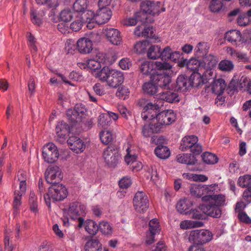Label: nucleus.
Segmentation results:
<instances>
[{"instance_id":"nucleus-1","label":"nucleus","mask_w":251,"mask_h":251,"mask_svg":"<svg viewBox=\"0 0 251 251\" xmlns=\"http://www.w3.org/2000/svg\"><path fill=\"white\" fill-rule=\"evenodd\" d=\"M159 108V104L149 102L144 107L141 114L144 120H152L155 124V131H161L165 126L172 124L176 120L173 110L170 109L158 113Z\"/></svg>"},{"instance_id":"nucleus-2","label":"nucleus","mask_w":251,"mask_h":251,"mask_svg":"<svg viewBox=\"0 0 251 251\" xmlns=\"http://www.w3.org/2000/svg\"><path fill=\"white\" fill-rule=\"evenodd\" d=\"M96 76L101 81L106 82L110 87L113 88L121 85L124 81L123 72L115 69L110 70L105 67L97 73Z\"/></svg>"},{"instance_id":"nucleus-3","label":"nucleus","mask_w":251,"mask_h":251,"mask_svg":"<svg viewBox=\"0 0 251 251\" xmlns=\"http://www.w3.org/2000/svg\"><path fill=\"white\" fill-rule=\"evenodd\" d=\"M67 194V189L62 184L52 185L49 188L48 193L44 194V199L46 204L50 207L51 200L53 201H62L66 198Z\"/></svg>"},{"instance_id":"nucleus-4","label":"nucleus","mask_w":251,"mask_h":251,"mask_svg":"<svg viewBox=\"0 0 251 251\" xmlns=\"http://www.w3.org/2000/svg\"><path fill=\"white\" fill-rule=\"evenodd\" d=\"M215 189V186L213 185L193 183L190 187L191 194L196 197H202V201H208L211 198L210 195L214 193Z\"/></svg>"},{"instance_id":"nucleus-5","label":"nucleus","mask_w":251,"mask_h":251,"mask_svg":"<svg viewBox=\"0 0 251 251\" xmlns=\"http://www.w3.org/2000/svg\"><path fill=\"white\" fill-rule=\"evenodd\" d=\"M198 142V138L195 135L185 136L181 141L179 149L182 151L189 150L194 154L199 155L202 151V147Z\"/></svg>"},{"instance_id":"nucleus-6","label":"nucleus","mask_w":251,"mask_h":251,"mask_svg":"<svg viewBox=\"0 0 251 251\" xmlns=\"http://www.w3.org/2000/svg\"><path fill=\"white\" fill-rule=\"evenodd\" d=\"M91 40L83 37L79 39L77 42V48L81 53L86 54L90 53L93 50L92 42H99L100 36L99 33L93 32L91 34Z\"/></svg>"},{"instance_id":"nucleus-7","label":"nucleus","mask_w":251,"mask_h":251,"mask_svg":"<svg viewBox=\"0 0 251 251\" xmlns=\"http://www.w3.org/2000/svg\"><path fill=\"white\" fill-rule=\"evenodd\" d=\"M85 206L78 202H74L70 205L68 215L74 220L77 219L78 227L81 228L84 223V219L82 216L85 214Z\"/></svg>"},{"instance_id":"nucleus-8","label":"nucleus","mask_w":251,"mask_h":251,"mask_svg":"<svg viewBox=\"0 0 251 251\" xmlns=\"http://www.w3.org/2000/svg\"><path fill=\"white\" fill-rule=\"evenodd\" d=\"M213 238V234L208 230H194L191 231L189 240L197 244H203L209 242Z\"/></svg>"},{"instance_id":"nucleus-9","label":"nucleus","mask_w":251,"mask_h":251,"mask_svg":"<svg viewBox=\"0 0 251 251\" xmlns=\"http://www.w3.org/2000/svg\"><path fill=\"white\" fill-rule=\"evenodd\" d=\"M47 182L52 185L58 184L63 178L61 169L56 165L49 166L45 174Z\"/></svg>"},{"instance_id":"nucleus-10","label":"nucleus","mask_w":251,"mask_h":251,"mask_svg":"<svg viewBox=\"0 0 251 251\" xmlns=\"http://www.w3.org/2000/svg\"><path fill=\"white\" fill-rule=\"evenodd\" d=\"M42 156L45 162L48 163L55 162L59 157L56 146L53 143L46 144L42 149Z\"/></svg>"},{"instance_id":"nucleus-11","label":"nucleus","mask_w":251,"mask_h":251,"mask_svg":"<svg viewBox=\"0 0 251 251\" xmlns=\"http://www.w3.org/2000/svg\"><path fill=\"white\" fill-rule=\"evenodd\" d=\"M133 206L139 213H144L148 209L149 201L146 194L142 191L137 192L133 199Z\"/></svg>"},{"instance_id":"nucleus-12","label":"nucleus","mask_w":251,"mask_h":251,"mask_svg":"<svg viewBox=\"0 0 251 251\" xmlns=\"http://www.w3.org/2000/svg\"><path fill=\"white\" fill-rule=\"evenodd\" d=\"M103 157L105 162L110 167H115L120 158L117 149L113 146H108L104 151Z\"/></svg>"},{"instance_id":"nucleus-13","label":"nucleus","mask_w":251,"mask_h":251,"mask_svg":"<svg viewBox=\"0 0 251 251\" xmlns=\"http://www.w3.org/2000/svg\"><path fill=\"white\" fill-rule=\"evenodd\" d=\"M87 112L85 106L81 103L75 104L74 109L67 111V116L73 123L81 122Z\"/></svg>"},{"instance_id":"nucleus-14","label":"nucleus","mask_w":251,"mask_h":251,"mask_svg":"<svg viewBox=\"0 0 251 251\" xmlns=\"http://www.w3.org/2000/svg\"><path fill=\"white\" fill-rule=\"evenodd\" d=\"M238 183L243 188H247L243 194V198L248 203L251 201V176L246 175L240 176L238 178Z\"/></svg>"},{"instance_id":"nucleus-15","label":"nucleus","mask_w":251,"mask_h":251,"mask_svg":"<svg viewBox=\"0 0 251 251\" xmlns=\"http://www.w3.org/2000/svg\"><path fill=\"white\" fill-rule=\"evenodd\" d=\"M151 80L155 84L157 88L160 87L163 90L169 88V85L171 81L170 76L165 74L156 73L151 76Z\"/></svg>"},{"instance_id":"nucleus-16","label":"nucleus","mask_w":251,"mask_h":251,"mask_svg":"<svg viewBox=\"0 0 251 251\" xmlns=\"http://www.w3.org/2000/svg\"><path fill=\"white\" fill-rule=\"evenodd\" d=\"M207 203L201 204L200 208L202 212L209 216L218 218L221 216V210L218 206L215 205L211 201H206Z\"/></svg>"},{"instance_id":"nucleus-17","label":"nucleus","mask_w":251,"mask_h":251,"mask_svg":"<svg viewBox=\"0 0 251 251\" xmlns=\"http://www.w3.org/2000/svg\"><path fill=\"white\" fill-rule=\"evenodd\" d=\"M157 98L169 103H175L179 101L178 94L173 90H168V88L159 93L157 95Z\"/></svg>"},{"instance_id":"nucleus-18","label":"nucleus","mask_w":251,"mask_h":251,"mask_svg":"<svg viewBox=\"0 0 251 251\" xmlns=\"http://www.w3.org/2000/svg\"><path fill=\"white\" fill-rule=\"evenodd\" d=\"M70 132V126L64 121L59 122L55 127L56 139L60 142H64L67 134Z\"/></svg>"},{"instance_id":"nucleus-19","label":"nucleus","mask_w":251,"mask_h":251,"mask_svg":"<svg viewBox=\"0 0 251 251\" xmlns=\"http://www.w3.org/2000/svg\"><path fill=\"white\" fill-rule=\"evenodd\" d=\"M112 14L109 8H99L95 15V23L98 25L104 24L110 19Z\"/></svg>"},{"instance_id":"nucleus-20","label":"nucleus","mask_w":251,"mask_h":251,"mask_svg":"<svg viewBox=\"0 0 251 251\" xmlns=\"http://www.w3.org/2000/svg\"><path fill=\"white\" fill-rule=\"evenodd\" d=\"M67 143L70 149L76 153L82 152L85 149L84 143L76 136L70 137L67 140Z\"/></svg>"},{"instance_id":"nucleus-21","label":"nucleus","mask_w":251,"mask_h":251,"mask_svg":"<svg viewBox=\"0 0 251 251\" xmlns=\"http://www.w3.org/2000/svg\"><path fill=\"white\" fill-rule=\"evenodd\" d=\"M105 34L107 39L112 44L117 46L122 43L121 33L118 29L113 28H106Z\"/></svg>"},{"instance_id":"nucleus-22","label":"nucleus","mask_w":251,"mask_h":251,"mask_svg":"<svg viewBox=\"0 0 251 251\" xmlns=\"http://www.w3.org/2000/svg\"><path fill=\"white\" fill-rule=\"evenodd\" d=\"M216 57L211 54L207 55L203 58V61L202 63L204 64L203 65L202 69L204 70V73L208 74L210 75H212L213 72L211 71L212 69L215 67L217 63Z\"/></svg>"},{"instance_id":"nucleus-23","label":"nucleus","mask_w":251,"mask_h":251,"mask_svg":"<svg viewBox=\"0 0 251 251\" xmlns=\"http://www.w3.org/2000/svg\"><path fill=\"white\" fill-rule=\"evenodd\" d=\"M141 23V25H138L135 28L134 30L135 35L147 38H153L154 34L152 27L144 26L143 25L144 23Z\"/></svg>"},{"instance_id":"nucleus-24","label":"nucleus","mask_w":251,"mask_h":251,"mask_svg":"<svg viewBox=\"0 0 251 251\" xmlns=\"http://www.w3.org/2000/svg\"><path fill=\"white\" fill-rule=\"evenodd\" d=\"M191 87L189 77L183 75H179L176 80V89L177 91L185 92Z\"/></svg>"},{"instance_id":"nucleus-25","label":"nucleus","mask_w":251,"mask_h":251,"mask_svg":"<svg viewBox=\"0 0 251 251\" xmlns=\"http://www.w3.org/2000/svg\"><path fill=\"white\" fill-rule=\"evenodd\" d=\"M225 38L234 45H237L242 39L240 32L237 30H232L227 32L226 33Z\"/></svg>"},{"instance_id":"nucleus-26","label":"nucleus","mask_w":251,"mask_h":251,"mask_svg":"<svg viewBox=\"0 0 251 251\" xmlns=\"http://www.w3.org/2000/svg\"><path fill=\"white\" fill-rule=\"evenodd\" d=\"M226 84L224 79L219 78L214 80L212 85V92L220 97L224 92Z\"/></svg>"},{"instance_id":"nucleus-27","label":"nucleus","mask_w":251,"mask_h":251,"mask_svg":"<svg viewBox=\"0 0 251 251\" xmlns=\"http://www.w3.org/2000/svg\"><path fill=\"white\" fill-rule=\"evenodd\" d=\"M189 83H191V87H197L202 84H204L205 82L203 76L201 73L193 72L189 77Z\"/></svg>"},{"instance_id":"nucleus-28","label":"nucleus","mask_w":251,"mask_h":251,"mask_svg":"<svg viewBox=\"0 0 251 251\" xmlns=\"http://www.w3.org/2000/svg\"><path fill=\"white\" fill-rule=\"evenodd\" d=\"M191 153H183L178 154L176 156L177 161L179 163L186 164L188 165H194L197 160L194 155Z\"/></svg>"},{"instance_id":"nucleus-29","label":"nucleus","mask_w":251,"mask_h":251,"mask_svg":"<svg viewBox=\"0 0 251 251\" xmlns=\"http://www.w3.org/2000/svg\"><path fill=\"white\" fill-rule=\"evenodd\" d=\"M192 203L190 200L187 199L180 200L176 204L177 211L184 214H187L189 212V209L191 207Z\"/></svg>"},{"instance_id":"nucleus-30","label":"nucleus","mask_w":251,"mask_h":251,"mask_svg":"<svg viewBox=\"0 0 251 251\" xmlns=\"http://www.w3.org/2000/svg\"><path fill=\"white\" fill-rule=\"evenodd\" d=\"M102 54L99 53L96 56L97 60L95 59H90L87 61V66L88 68L92 70H96L100 69L103 64V58L100 59Z\"/></svg>"},{"instance_id":"nucleus-31","label":"nucleus","mask_w":251,"mask_h":251,"mask_svg":"<svg viewBox=\"0 0 251 251\" xmlns=\"http://www.w3.org/2000/svg\"><path fill=\"white\" fill-rule=\"evenodd\" d=\"M203 65L202 61L199 60L196 58H192L188 60L187 64V68L193 72H198L199 71H201Z\"/></svg>"},{"instance_id":"nucleus-32","label":"nucleus","mask_w":251,"mask_h":251,"mask_svg":"<svg viewBox=\"0 0 251 251\" xmlns=\"http://www.w3.org/2000/svg\"><path fill=\"white\" fill-rule=\"evenodd\" d=\"M78 14L69 9H65L62 10L60 13V19L65 22L70 21L75 17H78Z\"/></svg>"},{"instance_id":"nucleus-33","label":"nucleus","mask_w":251,"mask_h":251,"mask_svg":"<svg viewBox=\"0 0 251 251\" xmlns=\"http://www.w3.org/2000/svg\"><path fill=\"white\" fill-rule=\"evenodd\" d=\"M101 244L95 239L87 241L85 245V251H101Z\"/></svg>"},{"instance_id":"nucleus-34","label":"nucleus","mask_w":251,"mask_h":251,"mask_svg":"<svg viewBox=\"0 0 251 251\" xmlns=\"http://www.w3.org/2000/svg\"><path fill=\"white\" fill-rule=\"evenodd\" d=\"M156 155L160 159H166L171 154L169 148L165 146L158 145L154 150Z\"/></svg>"},{"instance_id":"nucleus-35","label":"nucleus","mask_w":251,"mask_h":251,"mask_svg":"<svg viewBox=\"0 0 251 251\" xmlns=\"http://www.w3.org/2000/svg\"><path fill=\"white\" fill-rule=\"evenodd\" d=\"M151 5V0H145L142 2L140 8L141 10L139 12L142 13V23H146L147 19V14H150V9Z\"/></svg>"},{"instance_id":"nucleus-36","label":"nucleus","mask_w":251,"mask_h":251,"mask_svg":"<svg viewBox=\"0 0 251 251\" xmlns=\"http://www.w3.org/2000/svg\"><path fill=\"white\" fill-rule=\"evenodd\" d=\"M140 69L143 75H149L151 74L152 75V74H154L153 62L147 61H144L142 63Z\"/></svg>"},{"instance_id":"nucleus-37","label":"nucleus","mask_w":251,"mask_h":251,"mask_svg":"<svg viewBox=\"0 0 251 251\" xmlns=\"http://www.w3.org/2000/svg\"><path fill=\"white\" fill-rule=\"evenodd\" d=\"M87 0H76L73 5V10L78 14V16L87 8Z\"/></svg>"},{"instance_id":"nucleus-38","label":"nucleus","mask_w":251,"mask_h":251,"mask_svg":"<svg viewBox=\"0 0 251 251\" xmlns=\"http://www.w3.org/2000/svg\"><path fill=\"white\" fill-rule=\"evenodd\" d=\"M203 223L201 221H193L191 220H185L180 224V227L181 229H187L191 228L202 226Z\"/></svg>"},{"instance_id":"nucleus-39","label":"nucleus","mask_w":251,"mask_h":251,"mask_svg":"<svg viewBox=\"0 0 251 251\" xmlns=\"http://www.w3.org/2000/svg\"><path fill=\"white\" fill-rule=\"evenodd\" d=\"M201 158L203 162L207 164H214L218 161L217 156L209 152L203 153L201 155Z\"/></svg>"},{"instance_id":"nucleus-40","label":"nucleus","mask_w":251,"mask_h":251,"mask_svg":"<svg viewBox=\"0 0 251 251\" xmlns=\"http://www.w3.org/2000/svg\"><path fill=\"white\" fill-rule=\"evenodd\" d=\"M86 231L91 235H95L99 230V226L91 220H87L85 222Z\"/></svg>"},{"instance_id":"nucleus-41","label":"nucleus","mask_w":251,"mask_h":251,"mask_svg":"<svg viewBox=\"0 0 251 251\" xmlns=\"http://www.w3.org/2000/svg\"><path fill=\"white\" fill-rule=\"evenodd\" d=\"M160 47L156 45L151 46L147 52L148 57L151 59L160 58Z\"/></svg>"},{"instance_id":"nucleus-42","label":"nucleus","mask_w":251,"mask_h":251,"mask_svg":"<svg viewBox=\"0 0 251 251\" xmlns=\"http://www.w3.org/2000/svg\"><path fill=\"white\" fill-rule=\"evenodd\" d=\"M234 66L232 61L228 60H223L219 63L218 68L222 72H230L233 69Z\"/></svg>"},{"instance_id":"nucleus-43","label":"nucleus","mask_w":251,"mask_h":251,"mask_svg":"<svg viewBox=\"0 0 251 251\" xmlns=\"http://www.w3.org/2000/svg\"><path fill=\"white\" fill-rule=\"evenodd\" d=\"M143 90L145 93L153 95L157 92L158 88L155 84L151 80V81L146 82L144 84Z\"/></svg>"},{"instance_id":"nucleus-44","label":"nucleus","mask_w":251,"mask_h":251,"mask_svg":"<svg viewBox=\"0 0 251 251\" xmlns=\"http://www.w3.org/2000/svg\"><path fill=\"white\" fill-rule=\"evenodd\" d=\"M99 230L103 234L108 235L112 233L113 228L108 222L102 221L99 223Z\"/></svg>"},{"instance_id":"nucleus-45","label":"nucleus","mask_w":251,"mask_h":251,"mask_svg":"<svg viewBox=\"0 0 251 251\" xmlns=\"http://www.w3.org/2000/svg\"><path fill=\"white\" fill-rule=\"evenodd\" d=\"M142 17V13L137 12L135 14L133 17L127 19L125 21L124 24L128 26H134L136 25L138 22L142 23L141 20Z\"/></svg>"},{"instance_id":"nucleus-46","label":"nucleus","mask_w":251,"mask_h":251,"mask_svg":"<svg viewBox=\"0 0 251 251\" xmlns=\"http://www.w3.org/2000/svg\"><path fill=\"white\" fill-rule=\"evenodd\" d=\"M224 8V5L221 0H211L209 8L213 13H218Z\"/></svg>"},{"instance_id":"nucleus-47","label":"nucleus","mask_w":251,"mask_h":251,"mask_svg":"<svg viewBox=\"0 0 251 251\" xmlns=\"http://www.w3.org/2000/svg\"><path fill=\"white\" fill-rule=\"evenodd\" d=\"M156 125L153 121L149 125H145L142 129V133L145 137H149L153 133H158L160 131H155Z\"/></svg>"},{"instance_id":"nucleus-48","label":"nucleus","mask_w":251,"mask_h":251,"mask_svg":"<svg viewBox=\"0 0 251 251\" xmlns=\"http://www.w3.org/2000/svg\"><path fill=\"white\" fill-rule=\"evenodd\" d=\"M209 49V45L204 42H199L195 48L196 53L197 54H199L200 55H206L208 53Z\"/></svg>"},{"instance_id":"nucleus-49","label":"nucleus","mask_w":251,"mask_h":251,"mask_svg":"<svg viewBox=\"0 0 251 251\" xmlns=\"http://www.w3.org/2000/svg\"><path fill=\"white\" fill-rule=\"evenodd\" d=\"M150 6V15L159 14L165 10L164 8H161V3L159 1H151V5Z\"/></svg>"},{"instance_id":"nucleus-50","label":"nucleus","mask_w":251,"mask_h":251,"mask_svg":"<svg viewBox=\"0 0 251 251\" xmlns=\"http://www.w3.org/2000/svg\"><path fill=\"white\" fill-rule=\"evenodd\" d=\"M211 198L208 201H211L215 205L219 207L224 205L225 201V197L223 195H214L213 194L210 195Z\"/></svg>"},{"instance_id":"nucleus-51","label":"nucleus","mask_w":251,"mask_h":251,"mask_svg":"<svg viewBox=\"0 0 251 251\" xmlns=\"http://www.w3.org/2000/svg\"><path fill=\"white\" fill-rule=\"evenodd\" d=\"M111 120L109 116L106 113L101 114L99 117L98 125L102 128L105 129L110 124Z\"/></svg>"},{"instance_id":"nucleus-52","label":"nucleus","mask_w":251,"mask_h":251,"mask_svg":"<svg viewBox=\"0 0 251 251\" xmlns=\"http://www.w3.org/2000/svg\"><path fill=\"white\" fill-rule=\"evenodd\" d=\"M149 226L150 234L155 235L158 233L160 230L159 222L156 219H153L150 221Z\"/></svg>"},{"instance_id":"nucleus-53","label":"nucleus","mask_w":251,"mask_h":251,"mask_svg":"<svg viewBox=\"0 0 251 251\" xmlns=\"http://www.w3.org/2000/svg\"><path fill=\"white\" fill-rule=\"evenodd\" d=\"M184 177L192 179L195 181L204 182L208 180V177L203 175H197L191 173L184 174Z\"/></svg>"},{"instance_id":"nucleus-54","label":"nucleus","mask_w":251,"mask_h":251,"mask_svg":"<svg viewBox=\"0 0 251 251\" xmlns=\"http://www.w3.org/2000/svg\"><path fill=\"white\" fill-rule=\"evenodd\" d=\"M100 137L101 142L105 145H107L113 140L112 135L111 133L107 130H103L100 132Z\"/></svg>"},{"instance_id":"nucleus-55","label":"nucleus","mask_w":251,"mask_h":251,"mask_svg":"<svg viewBox=\"0 0 251 251\" xmlns=\"http://www.w3.org/2000/svg\"><path fill=\"white\" fill-rule=\"evenodd\" d=\"M22 195L20 194H17V191L14 192V198L13 203V207L14 209L13 213L14 214H17L19 212V208L21 206V197Z\"/></svg>"},{"instance_id":"nucleus-56","label":"nucleus","mask_w":251,"mask_h":251,"mask_svg":"<svg viewBox=\"0 0 251 251\" xmlns=\"http://www.w3.org/2000/svg\"><path fill=\"white\" fill-rule=\"evenodd\" d=\"M96 14L92 10L84 11L79 15L80 19H81L84 23L88 22V21H95Z\"/></svg>"},{"instance_id":"nucleus-57","label":"nucleus","mask_w":251,"mask_h":251,"mask_svg":"<svg viewBox=\"0 0 251 251\" xmlns=\"http://www.w3.org/2000/svg\"><path fill=\"white\" fill-rule=\"evenodd\" d=\"M12 237L11 231L9 229H5V236L4 239V248L6 251H12L13 247L10 244L9 239Z\"/></svg>"},{"instance_id":"nucleus-58","label":"nucleus","mask_w":251,"mask_h":251,"mask_svg":"<svg viewBox=\"0 0 251 251\" xmlns=\"http://www.w3.org/2000/svg\"><path fill=\"white\" fill-rule=\"evenodd\" d=\"M74 19V21L70 25V28L73 31L76 32L81 29L84 23V21L80 19L79 16L78 17H75Z\"/></svg>"},{"instance_id":"nucleus-59","label":"nucleus","mask_w":251,"mask_h":251,"mask_svg":"<svg viewBox=\"0 0 251 251\" xmlns=\"http://www.w3.org/2000/svg\"><path fill=\"white\" fill-rule=\"evenodd\" d=\"M130 91L129 89L125 86L119 87L116 93V96L125 100L126 97L129 96Z\"/></svg>"},{"instance_id":"nucleus-60","label":"nucleus","mask_w":251,"mask_h":251,"mask_svg":"<svg viewBox=\"0 0 251 251\" xmlns=\"http://www.w3.org/2000/svg\"><path fill=\"white\" fill-rule=\"evenodd\" d=\"M154 70H168L171 68V65L167 62L156 61L153 62Z\"/></svg>"},{"instance_id":"nucleus-61","label":"nucleus","mask_w":251,"mask_h":251,"mask_svg":"<svg viewBox=\"0 0 251 251\" xmlns=\"http://www.w3.org/2000/svg\"><path fill=\"white\" fill-rule=\"evenodd\" d=\"M189 214L191 217L194 219L203 220L205 219V214L201 213V211L197 209H191L189 211Z\"/></svg>"},{"instance_id":"nucleus-62","label":"nucleus","mask_w":251,"mask_h":251,"mask_svg":"<svg viewBox=\"0 0 251 251\" xmlns=\"http://www.w3.org/2000/svg\"><path fill=\"white\" fill-rule=\"evenodd\" d=\"M38 4H46L48 7H55L58 5V0H35Z\"/></svg>"},{"instance_id":"nucleus-63","label":"nucleus","mask_w":251,"mask_h":251,"mask_svg":"<svg viewBox=\"0 0 251 251\" xmlns=\"http://www.w3.org/2000/svg\"><path fill=\"white\" fill-rule=\"evenodd\" d=\"M147 177L148 178H150L153 181H155L158 179V174L157 170L154 166H151V168L149 169V171L147 172Z\"/></svg>"},{"instance_id":"nucleus-64","label":"nucleus","mask_w":251,"mask_h":251,"mask_svg":"<svg viewBox=\"0 0 251 251\" xmlns=\"http://www.w3.org/2000/svg\"><path fill=\"white\" fill-rule=\"evenodd\" d=\"M172 52L171 48L169 46L165 47L163 50L160 48V57L162 60L167 61L169 58L170 55Z\"/></svg>"}]
</instances>
